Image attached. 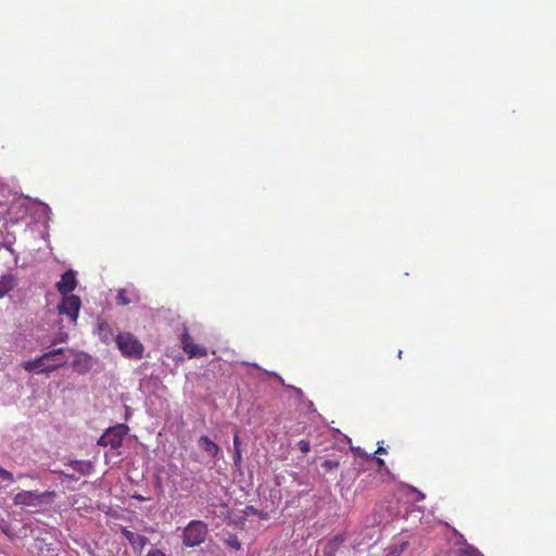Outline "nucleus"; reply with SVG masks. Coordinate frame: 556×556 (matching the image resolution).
Instances as JSON below:
<instances>
[{
	"mask_svg": "<svg viewBox=\"0 0 556 556\" xmlns=\"http://www.w3.org/2000/svg\"><path fill=\"white\" fill-rule=\"evenodd\" d=\"M55 496L54 491H21L14 496L13 504L21 507H38L41 504H51Z\"/></svg>",
	"mask_w": 556,
	"mask_h": 556,
	"instance_id": "f257e3e1",
	"label": "nucleus"
},
{
	"mask_svg": "<svg viewBox=\"0 0 556 556\" xmlns=\"http://www.w3.org/2000/svg\"><path fill=\"white\" fill-rule=\"evenodd\" d=\"M208 533L207 525L201 520H191L182 532V543L187 547L202 544Z\"/></svg>",
	"mask_w": 556,
	"mask_h": 556,
	"instance_id": "f03ea898",
	"label": "nucleus"
},
{
	"mask_svg": "<svg viewBox=\"0 0 556 556\" xmlns=\"http://www.w3.org/2000/svg\"><path fill=\"white\" fill-rule=\"evenodd\" d=\"M117 348L125 356L141 358L143 354V345L131 333H118L115 338Z\"/></svg>",
	"mask_w": 556,
	"mask_h": 556,
	"instance_id": "7ed1b4c3",
	"label": "nucleus"
},
{
	"mask_svg": "<svg viewBox=\"0 0 556 556\" xmlns=\"http://www.w3.org/2000/svg\"><path fill=\"white\" fill-rule=\"evenodd\" d=\"M128 432V427L124 424L109 428L98 440V444L110 446L111 450H118L122 446L123 439Z\"/></svg>",
	"mask_w": 556,
	"mask_h": 556,
	"instance_id": "20e7f679",
	"label": "nucleus"
},
{
	"mask_svg": "<svg viewBox=\"0 0 556 556\" xmlns=\"http://www.w3.org/2000/svg\"><path fill=\"white\" fill-rule=\"evenodd\" d=\"M41 358L45 363L42 370H47L48 374L63 367L68 361V356L65 354V349L63 348L45 352L41 354Z\"/></svg>",
	"mask_w": 556,
	"mask_h": 556,
	"instance_id": "39448f33",
	"label": "nucleus"
},
{
	"mask_svg": "<svg viewBox=\"0 0 556 556\" xmlns=\"http://www.w3.org/2000/svg\"><path fill=\"white\" fill-rule=\"evenodd\" d=\"M81 306V301L78 295L65 294L62 295V301L58 305V311L61 315L70 317L71 321L76 323Z\"/></svg>",
	"mask_w": 556,
	"mask_h": 556,
	"instance_id": "423d86ee",
	"label": "nucleus"
},
{
	"mask_svg": "<svg viewBox=\"0 0 556 556\" xmlns=\"http://www.w3.org/2000/svg\"><path fill=\"white\" fill-rule=\"evenodd\" d=\"M181 348L190 358L203 357L207 355L206 348L195 344L187 330H185L181 334Z\"/></svg>",
	"mask_w": 556,
	"mask_h": 556,
	"instance_id": "0eeeda50",
	"label": "nucleus"
},
{
	"mask_svg": "<svg viewBox=\"0 0 556 556\" xmlns=\"http://www.w3.org/2000/svg\"><path fill=\"white\" fill-rule=\"evenodd\" d=\"M121 533L129 542L134 553L137 555H141L146 546L149 544V539L147 536L134 533L125 527L121 528Z\"/></svg>",
	"mask_w": 556,
	"mask_h": 556,
	"instance_id": "6e6552de",
	"label": "nucleus"
},
{
	"mask_svg": "<svg viewBox=\"0 0 556 556\" xmlns=\"http://www.w3.org/2000/svg\"><path fill=\"white\" fill-rule=\"evenodd\" d=\"M76 286V273L73 269H68L61 276V279L56 282L55 288L60 294L65 295L71 294V292L75 290Z\"/></svg>",
	"mask_w": 556,
	"mask_h": 556,
	"instance_id": "1a4fd4ad",
	"label": "nucleus"
},
{
	"mask_svg": "<svg viewBox=\"0 0 556 556\" xmlns=\"http://www.w3.org/2000/svg\"><path fill=\"white\" fill-rule=\"evenodd\" d=\"M72 366L76 372L84 375L92 367L91 357L87 353L78 352L75 354Z\"/></svg>",
	"mask_w": 556,
	"mask_h": 556,
	"instance_id": "9d476101",
	"label": "nucleus"
},
{
	"mask_svg": "<svg viewBox=\"0 0 556 556\" xmlns=\"http://www.w3.org/2000/svg\"><path fill=\"white\" fill-rule=\"evenodd\" d=\"M198 444L212 458H216L220 452V447L207 435H201L199 438Z\"/></svg>",
	"mask_w": 556,
	"mask_h": 556,
	"instance_id": "9b49d317",
	"label": "nucleus"
},
{
	"mask_svg": "<svg viewBox=\"0 0 556 556\" xmlns=\"http://www.w3.org/2000/svg\"><path fill=\"white\" fill-rule=\"evenodd\" d=\"M17 285V279L12 274L3 275L0 279V299L7 295Z\"/></svg>",
	"mask_w": 556,
	"mask_h": 556,
	"instance_id": "f8f14e48",
	"label": "nucleus"
},
{
	"mask_svg": "<svg viewBox=\"0 0 556 556\" xmlns=\"http://www.w3.org/2000/svg\"><path fill=\"white\" fill-rule=\"evenodd\" d=\"M22 367L28 372L48 374L47 370H42V367H45V363L41 358V355L37 356L34 359L23 362Z\"/></svg>",
	"mask_w": 556,
	"mask_h": 556,
	"instance_id": "ddd939ff",
	"label": "nucleus"
},
{
	"mask_svg": "<svg viewBox=\"0 0 556 556\" xmlns=\"http://www.w3.org/2000/svg\"><path fill=\"white\" fill-rule=\"evenodd\" d=\"M67 465L83 476H89L93 470V465L86 460H72Z\"/></svg>",
	"mask_w": 556,
	"mask_h": 556,
	"instance_id": "4468645a",
	"label": "nucleus"
},
{
	"mask_svg": "<svg viewBox=\"0 0 556 556\" xmlns=\"http://www.w3.org/2000/svg\"><path fill=\"white\" fill-rule=\"evenodd\" d=\"M98 333L100 339L109 344L111 341L115 340L116 337H114V333L110 327V325L106 321H100L98 324Z\"/></svg>",
	"mask_w": 556,
	"mask_h": 556,
	"instance_id": "2eb2a0df",
	"label": "nucleus"
},
{
	"mask_svg": "<svg viewBox=\"0 0 556 556\" xmlns=\"http://www.w3.org/2000/svg\"><path fill=\"white\" fill-rule=\"evenodd\" d=\"M268 375L270 376H274L278 379V381L286 388L288 389H291L293 390V392L295 393V396L299 399V401L301 402H304L305 401V396H304V393L303 391L300 389V388H296V387H293V386H289V384H286L285 383V380L277 374V372H274V371H267Z\"/></svg>",
	"mask_w": 556,
	"mask_h": 556,
	"instance_id": "dca6fc26",
	"label": "nucleus"
},
{
	"mask_svg": "<svg viewBox=\"0 0 556 556\" xmlns=\"http://www.w3.org/2000/svg\"><path fill=\"white\" fill-rule=\"evenodd\" d=\"M233 450H235L233 465L239 468L241 466V462H242V454H241V450H240V441H239L238 433H236L233 437Z\"/></svg>",
	"mask_w": 556,
	"mask_h": 556,
	"instance_id": "f3484780",
	"label": "nucleus"
},
{
	"mask_svg": "<svg viewBox=\"0 0 556 556\" xmlns=\"http://www.w3.org/2000/svg\"><path fill=\"white\" fill-rule=\"evenodd\" d=\"M408 546V541H403L399 545H394L390 548L389 555L400 556Z\"/></svg>",
	"mask_w": 556,
	"mask_h": 556,
	"instance_id": "a211bd4d",
	"label": "nucleus"
},
{
	"mask_svg": "<svg viewBox=\"0 0 556 556\" xmlns=\"http://www.w3.org/2000/svg\"><path fill=\"white\" fill-rule=\"evenodd\" d=\"M225 542L229 547L236 551H239L241 548V543L238 540L237 535L235 534H229Z\"/></svg>",
	"mask_w": 556,
	"mask_h": 556,
	"instance_id": "6ab92c4d",
	"label": "nucleus"
},
{
	"mask_svg": "<svg viewBox=\"0 0 556 556\" xmlns=\"http://www.w3.org/2000/svg\"><path fill=\"white\" fill-rule=\"evenodd\" d=\"M463 556H483V554L473 545H467L463 551Z\"/></svg>",
	"mask_w": 556,
	"mask_h": 556,
	"instance_id": "aec40b11",
	"label": "nucleus"
},
{
	"mask_svg": "<svg viewBox=\"0 0 556 556\" xmlns=\"http://www.w3.org/2000/svg\"><path fill=\"white\" fill-rule=\"evenodd\" d=\"M116 300L121 305H128L130 303V300L126 296V291L123 289L118 291Z\"/></svg>",
	"mask_w": 556,
	"mask_h": 556,
	"instance_id": "412c9836",
	"label": "nucleus"
},
{
	"mask_svg": "<svg viewBox=\"0 0 556 556\" xmlns=\"http://www.w3.org/2000/svg\"><path fill=\"white\" fill-rule=\"evenodd\" d=\"M321 466L327 470H332L338 468L340 466V463L333 459H326L323 462Z\"/></svg>",
	"mask_w": 556,
	"mask_h": 556,
	"instance_id": "4be33fe9",
	"label": "nucleus"
},
{
	"mask_svg": "<svg viewBox=\"0 0 556 556\" xmlns=\"http://www.w3.org/2000/svg\"><path fill=\"white\" fill-rule=\"evenodd\" d=\"M0 479L2 481H8V482H13L14 481V477L12 475V472L8 471L7 469L0 467Z\"/></svg>",
	"mask_w": 556,
	"mask_h": 556,
	"instance_id": "5701e85b",
	"label": "nucleus"
},
{
	"mask_svg": "<svg viewBox=\"0 0 556 556\" xmlns=\"http://www.w3.org/2000/svg\"><path fill=\"white\" fill-rule=\"evenodd\" d=\"M298 447L303 454H307L311 451V443L307 440H300Z\"/></svg>",
	"mask_w": 556,
	"mask_h": 556,
	"instance_id": "b1692460",
	"label": "nucleus"
},
{
	"mask_svg": "<svg viewBox=\"0 0 556 556\" xmlns=\"http://www.w3.org/2000/svg\"><path fill=\"white\" fill-rule=\"evenodd\" d=\"M0 527H1L2 532L5 533V535H8L10 538L14 536V534L10 530V526L4 520L2 521V525H0Z\"/></svg>",
	"mask_w": 556,
	"mask_h": 556,
	"instance_id": "393cba45",
	"label": "nucleus"
},
{
	"mask_svg": "<svg viewBox=\"0 0 556 556\" xmlns=\"http://www.w3.org/2000/svg\"><path fill=\"white\" fill-rule=\"evenodd\" d=\"M409 489H410V491H412L413 493H416V494H417V498H416L417 501H422V500H425V494H424L421 491H419V490H418V489H416L415 486H410Z\"/></svg>",
	"mask_w": 556,
	"mask_h": 556,
	"instance_id": "a878e982",
	"label": "nucleus"
},
{
	"mask_svg": "<svg viewBox=\"0 0 556 556\" xmlns=\"http://www.w3.org/2000/svg\"><path fill=\"white\" fill-rule=\"evenodd\" d=\"M147 556H166V555L160 549H151V551H149Z\"/></svg>",
	"mask_w": 556,
	"mask_h": 556,
	"instance_id": "bb28decb",
	"label": "nucleus"
},
{
	"mask_svg": "<svg viewBox=\"0 0 556 556\" xmlns=\"http://www.w3.org/2000/svg\"><path fill=\"white\" fill-rule=\"evenodd\" d=\"M247 513H250V514H253V515H258V510L256 508H254L253 506H248L247 507Z\"/></svg>",
	"mask_w": 556,
	"mask_h": 556,
	"instance_id": "cd10ccee",
	"label": "nucleus"
},
{
	"mask_svg": "<svg viewBox=\"0 0 556 556\" xmlns=\"http://www.w3.org/2000/svg\"><path fill=\"white\" fill-rule=\"evenodd\" d=\"M64 477H65V479H67V480H71V481H77V477H76L75 475L64 473Z\"/></svg>",
	"mask_w": 556,
	"mask_h": 556,
	"instance_id": "c85d7f7f",
	"label": "nucleus"
},
{
	"mask_svg": "<svg viewBox=\"0 0 556 556\" xmlns=\"http://www.w3.org/2000/svg\"><path fill=\"white\" fill-rule=\"evenodd\" d=\"M303 403H306L309 409L316 410L312 401L305 399Z\"/></svg>",
	"mask_w": 556,
	"mask_h": 556,
	"instance_id": "c756f323",
	"label": "nucleus"
},
{
	"mask_svg": "<svg viewBox=\"0 0 556 556\" xmlns=\"http://www.w3.org/2000/svg\"><path fill=\"white\" fill-rule=\"evenodd\" d=\"M375 453L376 454H384V453H387V450L383 446H379Z\"/></svg>",
	"mask_w": 556,
	"mask_h": 556,
	"instance_id": "7c9ffc66",
	"label": "nucleus"
},
{
	"mask_svg": "<svg viewBox=\"0 0 556 556\" xmlns=\"http://www.w3.org/2000/svg\"><path fill=\"white\" fill-rule=\"evenodd\" d=\"M376 462H377V464H378L380 467L384 466V464H386V463H384V460H383L382 458H376Z\"/></svg>",
	"mask_w": 556,
	"mask_h": 556,
	"instance_id": "2f4dec72",
	"label": "nucleus"
},
{
	"mask_svg": "<svg viewBox=\"0 0 556 556\" xmlns=\"http://www.w3.org/2000/svg\"><path fill=\"white\" fill-rule=\"evenodd\" d=\"M66 336H64L63 338L62 337H59L58 340H53L52 344H55L56 342H63L65 340Z\"/></svg>",
	"mask_w": 556,
	"mask_h": 556,
	"instance_id": "473e14b6",
	"label": "nucleus"
},
{
	"mask_svg": "<svg viewBox=\"0 0 556 556\" xmlns=\"http://www.w3.org/2000/svg\"><path fill=\"white\" fill-rule=\"evenodd\" d=\"M352 450L355 452V454L362 455L361 447H356V448H352Z\"/></svg>",
	"mask_w": 556,
	"mask_h": 556,
	"instance_id": "72a5a7b5",
	"label": "nucleus"
},
{
	"mask_svg": "<svg viewBox=\"0 0 556 556\" xmlns=\"http://www.w3.org/2000/svg\"><path fill=\"white\" fill-rule=\"evenodd\" d=\"M245 365H250V363H244ZM251 366L255 367V368H258L257 364L255 363H252Z\"/></svg>",
	"mask_w": 556,
	"mask_h": 556,
	"instance_id": "f704fd0d",
	"label": "nucleus"
},
{
	"mask_svg": "<svg viewBox=\"0 0 556 556\" xmlns=\"http://www.w3.org/2000/svg\"><path fill=\"white\" fill-rule=\"evenodd\" d=\"M144 383H146V381H144V380H141V381H140V388H141V389L144 387Z\"/></svg>",
	"mask_w": 556,
	"mask_h": 556,
	"instance_id": "c9c22d12",
	"label": "nucleus"
},
{
	"mask_svg": "<svg viewBox=\"0 0 556 556\" xmlns=\"http://www.w3.org/2000/svg\"><path fill=\"white\" fill-rule=\"evenodd\" d=\"M136 498L140 500V501H144L146 498L142 497V496H136Z\"/></svg>",
	"mask_w": 556,
	"mask_h": 556,
	"instance_id": "e433bc0d",
	"label": "nucleus"
},
{
	"mask_svg": "<svg viewBox=\"0 0 556 556\" xmlns=\"http://www.w3.org/2000/svg\"><path fill=\"white\" fill-rule=\"evenodd\" d=\"M23 477H24V475L21 473V475L17 476V479H21Z\"/></svg>",
	"mask_w": 556,
	"mask_h": 556,
	"instance_id": "4c0bfd02",
	"label": "nucleus"
}]
</instances>
